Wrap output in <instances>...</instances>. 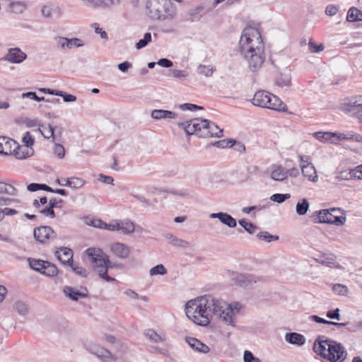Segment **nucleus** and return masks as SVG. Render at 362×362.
Here are the masks:
<instances>
[{"mask_svg":"<svg viewBox=\"0 0 362 362\" xmlns=\"http://www.w3.org/2000/svg\"><path fill=\"white\" fill-rule=\"evenodd\" d=\"M241 308L242 305L238 302L229 304L208 295L189 300L185 310L187 317L198 325L206 326L215 317L235 327L234 317Z\"/></svg>","mask_w":362,"mask_h":362,"instance_id":"1","label":"nucleus"},{"mask_svg":"<svg viewBox=\"0 0 362 362\" xmlns=\"http://www.w3.org/2000/svg\"><path fill=\"white\" fill-rule=\"evenodd\" d=\"M317 213V221L315 222L331 223L336 226H342L346 222V216L340 208H331L322 209Z\"/></svg>","mask_w":362,"mask_h":362,"instance_id":"6","label":"nucleus"},{"mask_svg":"<svg viewBox=\"0 0 362 362\" xmlns=\"http://www.w3.org/2000/svg\"><path fill=\"white\" fill-rule=\"evenodd\" d=\"M178 116L177 113L165 110L156 109L151 111V117L155 120H166L175 119Z\"/></svg>","mask_w":362,"mask_h":362,"instance_id":"17","label":"nucleus"},{"mask_svg":"<svg viewBox=\"0 0 362 362\" xmlns=\"http://www.w3.org/2000/svg\"><path fill=\"white\" fill-rule=\"evenodd\" d=\"M110 250L116 257L126 259L130 254V248L122 243H113L110 245Z\"/></svg>","mask_w":362,"mask_h":362,"instance_id":"13","label":"nucleus"},{"mask_svg":"<svg viewBox=\"0 0 362 362\" xmlns=\"http://www.w3.org/2000/svg\"><path fill=\"white\" fill-rule=\"evenodd\" d=\"M342 109L347 112L356 110L357 112L362 115V96L353 98L348 102L343 103Z\"/></svg>","mask_w":362,"mask_h":362,"instance_id":"14","label":"nucleus"},{"mask_svg":"<svg viewBox=\"0 0 362 362\" xmlns=\"http://www.w3.org/2000/svg\"><path fill=\"white\" fill-rule=\"evenodd\" d=\"M151 41V34L150 33H145L144 37L139 40L135 45L137 49L145 47Z\"/></svg>","mask_w":362,"mask_h":362,"instance_id":"43","label":"nucleus"},{"mask_svg":"<svg viewBox=\"0 0 362 362\" xmlns=\"http://www.w3.org/2000/svg\"><path fill=\"white\" fill-rule=\"evenodd\" d=\"M54 42H56L58 47L65 49H68V38L61 36H56L54 38Z\"/></svg>","mask_w":362,"mask_h":362,"instance_id":"46","label":"nucleus"},{"mask_svg":"<svg viewBox=\"0 0 362 362\" xmlns=\"http://www.w3.org/2000/svg\"><path fill=\"white\" fill-rule=\"evenodd\" d=\"M346 19L349 22L362 21V11L352 7L348 11Z\"/></svg>","mask_w":362,"mask_h":362,"instance_id":"30","label":"nucleus"},{"mask_svg":"<svg viewBox=\"0 0 362 362\" xmlns=\"http://www.w3.org/2000/svg\"><path fill=\"white\" fill-rule=\"evenodd\" d=\"M308 208V201L306 199H302L296 204V211L298 215L303 216L307 214Z\"/></svg>","mask_w":362,"mask_h":362,"instance_id":"31","label":"nucleus"},{"mask_svg":"<svg viewBox=\"0 0 362 362\" xmlns=\"http://www.w3.org/2000/svg\"><path fill=\"white\" fill-rule=\"evenodd\" d=\"M16 147V142L11 139L0 137V153L4 155H11L13 148Z\"/></svg>","mask_w":362,"mask_h":362,"instance_id":"20","label":"nucleus"},{"mask_svg":"<svg viewBox=\"0 0 362 362\" xmlns=\"http://www.w3.org/2000/svg\"><path fill=\"white\" fill-rule=\"evenodd\" d=\"M165 274H167V269L161 264L152 267L149 271V274L151 276L165 275Z\"/></svg>","mask_w":362,"mask_h":362,"instance_id":"42","label":"nucleus"},{"mask_svg":"<svg viewBox=\"0 0 362 362\" xmlns=\"http://www.w3.org/2000/svg\"><path fill=\"white\" fill-rule=\"evenodd\" d=\"M338 11H339V7L337 6H334V5H328L325 8V13L327 16H334L337 13Z\"/></svg>","mask_w":362,"mask_h":362,"instance_id":"60","label":"nucleus"},{"mask_svg":"<svg viewBox=\"0 0 362 362\" xmlns=\"http://www.w3.org/2000/svg\"><path fill=\"white\" fill-rule=\"evenodd\" d=\"M300 167L303 175L307 177L308 180L313 182H316L318 180L317 171L313 163L300 164Z\"/></svg>","mask_w":362,"mask_h":362,"instance_id":"16","label":"nucleus"},{"mask_svg":"<svg viewBox=\"0 0 362 362\" xmlns=\"http://www.w3.org/2000/svg\"><path fill=\"white\" fill-rule=\"evenodd\" d=\"M275 83L279 87L289 86L291 85V76L288 74H281L276 78Z\"/></svg>","mask_w":362,"mask_h":362,"instance_id":"37","label":"nucleus"},{"mask_svg":"<svg viewBox=\"0 0 362 362\" xmlns=\"http://www.w3.org/2000/svg\"><path fill=\"white\" fill-rule=\"evenodd\" d=\"M34 151L33 148H28V146H19L16 143V147L13 148L12 154L15 156L17 159H25L33 155Z\"/></svg>","mask_w":362,"mask_h":362,"instance_id":"21","label":"nucleus"},{"mask_svg":"<svg viewBox=\"0 0 362 362\" xmlns=\"http://www.w3.org/2000/svg\"><path fill=\"white\" fill-rule=\"evenodd\" d=\"M238 223L250 234L254 233L256 230V226L251 222L242 219L239 220Z\"/></svg>","mask_w":362,"mask_h":362,"instance_id":"44","label":"nucleus"},{"mask_svg":"<svg viewBox=\"0 0 362 362\" xmlns=\"http://www.w3.org/2000/svg\"><path fill=\"white\" fill-rule=\"evenodd\" d=\"M177 126L187 134H196L201 138L221 137L223 129L208 119L194 118L187 122H178Z\"/></svg>","mask_w":362,"mask_h":362,"instance_id":"4","label":"nucleus"},{"mask_svg":"<svg viewBox=\"0 0 362 362\" xmlns=\"http://www.w3.org/2000/svg\"><path fill=\"white\" fill-rule=\"evenodd\" d=\"M91 27L94 29L95 32L98 34H100V37L102 39L107 40L108 36L107 33L105 30H103L102 28L99 27V24L97 23H94L91 24Z\"/></svg>","mask_w":362,"mask_h":362,"instance_id":"56","label":"nucleus"},{"mask_svg":"<svg viewBox=\"0 0 362 362\" xmlns=\"http://www.w3.org/2000/svg\"><path fill=\"white\" fill-rule=\"evenodd\" d=\"M67 44H68V49H72L74 47H80L83 45V44L81 43V40L78 38H76V37H74V38H71V39L68 38Z\"/></svg>","mask_w":362,"mask_h":362,"instance_id":"55","label":"nucleus"},{"mask_svg":"<svg viewBox=\"0 0 362 362\" xmlns=\"http://www.w3.org/2000/svg\"><path fill=\"white\" fill-rule=\"evenodd\" d=\"M215 69L211 65L200 64L197 67V73L205 77H210L214 72Z\"/></svg>","mask_w":362,"mask_h":362,"instance_id":"33","label":"nucleus"},{"mask_svg":"<svg viewBox=\"0 0 362 362\" xmlns=\"http://www.w3.org/2000/svg\"><path fill=\"white\" fill-rule=\"evenodd\" d=\"M28 261L31 269L42 273V270L45 265V261L34 259H29Z\"/></svg>","mask_w":362,"mask_h":362,"instance_id":"41","label":"nucleus"},{"mask_svg":"<svg viewBox=\"0 0 362 362\" xmlns=\"http://www.w3.org/2000/svg\"><path fill=\"white\" fill-rule=\"evenodd\" d=\"M216 145L219 148L232 147L235 146V149L240 152L245 151V145L240 142H236L233 139L221 140L216 143Z\"/></svg>","mask_w":362,"mask_h":362,"instance_id":"25","label":"nucleus"},{"mask_svg":"<svg viewBox=\"0 0 362 362\" xmlns=\"http://www.w3.org/2000/svg\"><path fill=\"white\" fill-rule=\"evenodd\" d=\"M180 108L183 110H190V111H195L197 110L203 109V107L201 106H198L197 105L189 104V103H185V104L181 105Z\"/></svg>","mask_w":362,"mask_h":362,"instance_id":"59","label":"nucleus"},{"mask_svg":"<svg viewBox=\"0 0 362 362\" xmlns=\"http://www.w3.org/2000/svg\"><path fill=\"white\" fill-rule=\"evenodd\" d=\"M211 218H218L223 224L230 228H234L237 225L236 220L230 214L223 212L212 213L209 215Z\"/></svg>","mask_w":362,"mask_h":362,"instance_id":"19","label":"nucleus"},{"mask_svg":"<svg viewBox=\"0 0 362 362\" xmlns=\"http://www.w3.org/2000/svg\"><path fill=\"white\" fill-rule=\"evenodd\" d=\"M13 308L21 315H26L29 311L28 305L22 300L15 302Z\"/></svg>","mask_w":362,"mask_h":362,"instance_id":"34","label":"nucleus"},{"mask_svg":"<svg viewBox=\"0 0 362 362\" xmlns=\"http://www.w3.org/2000/svg\"><path fill=\"white\" fill-rule=\"evenodd\" d=\"M285 340L291 344L297 346H302L305 343V338L303 335L297 332H289L285 335Z\"/></svg>","mask_w":362,"mask_h":362,"instance_id":"24","label":"nucleus"},{"mask_svg":"<svg viewBox=\"0 0 362 362\" xmlns=\"http://www.w3.org/2000/svg\"><path fill=\"white\" fill-rule=\"evenodd\" d=\"M40 213L46 216H49L52 218L55 217V213L54 209L49 205V206L40 210Z\"/></svg>","mask_w":362,"mask_h":362,"instance_id":"62","label":"nucleus"},{"mask_svg":"<svg viewBox=\"0 0 362 362\" xmlns=\"http://www.w3.org/2000/svg\"><path fill=\"white\" fill-rule=\"evenodd\" d=\"M171 245L175 246V247H182V248L189 247V245H190L189 242H187V241H186L185 240L178 238L177 237H175L173 240V242L171 243Z\"/></svg>","mask_w":362,"mask_h":362,"instance_id":"50","label":"nucleus"},{"mask_svg":"<svg viewBox=\"0 0 362 362\" xmlns=\"http://www.w3.org/2000/svg\"><path fill=\"white\" fill-rule=\"evenodd\" d=\"M34 238L40 243H48L57 238V233L50 226H40L34 230Z\"/></svg>","mask_w":362,"mask_h":362,"instance_id":"9","label":"nucleus"},{"mask_svg":"<svg viewBox=\"0 0 362 362\" xmlns=\"http://www.w3.org/2000/svg\"><path fill=\"white\" fill-rule=\"evenodd\" d=\"M27 57V54L20 48H10L6 54L1 59L4 61L11 64H20L23 62Z\"/></svg>","mask_w":362,"mask_h":362,"instance_id":"11","label":"nucleus"},{"mask_svg":"<svg viewBox=\"0 0 362 362\" xmlns=\"http://www.w3.org/2000/svg\"><path fill=\"white\" fill-rule=\"evenodd\" d=\"M230 281L236 286L245 288H250L257 281V278L250 274H243L238 272H229Z\"/></svg>","mask_w":362,"mask_h":362,"instance_id":"7","label":"nucleus"},{"mask_svg":"<svg viewBox=\"0 0 362 362\" xmlns=\"http://www.w3.org/2000/svg\"><path fill=\"white\" fill-rule=\"evenodd\" d=\"M244 362H261V360L254 356L250 351H245L243 355Z\"/></svg>","mask_w":362,"mask_h":362,"instance_id":"53","label":"nucleus"},{"mask_svg":"<svg viewBox=\"0 0 362 362\" xmlns=\"http://www.w3.org/2000/svg\"><path fill=\"white\" fill-rule=\"evenodd\" d=\"M72 269V270L77 274L82 276H86L88 274L87 271L83 268L82 267H80L77 264H74L73 262H71L69 264Z\"/></svg>","mask_w":362,"mask_h":362,"instance_id":"54","label":"nucleus"},{"mask_svg":"<svg viewBox=\"0 0 362 362\" xmlns=\"http://www.w3.org/2000/svg\"><path fill=\"white\" fill-rule=\"evenodd\" d=\"M186 342L194 351L200 353L206 354L209 352V347L201 341L194 337H186Z\"/></svg>","mask_w":362,"mask_h":362,"instance_id":"22","label":"nucleus"},{"mask_svg":"<svg viewBox=\"0 0 362 362\" xmlns=\"http://www.w3.org/2000/svg\"><path fill=\"white\" fill-rule=\"evenodd\" d=\"M41 12L42 15L47 18H52L53 15H57L58 16H59L62 14V11L59 7L49 5L44 6L42 8Z\"/></svg>","mask_w":362,"mask_h":362,"instance_id":"27","label":"nucleus"},{"mask_svg":"<svg viewBox=\"0 0 362 362\" xmlns=\"http://www.w3.org/2000/svg\"><path fill=\"white\" fill-rule=\"evenodd\" d=\"M144 335L151 343L162 344L166 341L165 334L162 331L157 332L153 329H147L144 331Z\"/></svg>","mask_w":362,"mask_h":362,"instance_id":"15","label":"nucleus"},{"mask_svg":"<svg viewBox=\"0 0 362 362\" xmlns=\"http://www.w3.org/2000/svg\"><path fill=\"white\" fill-rule=\"evenodd\" d=\"M0 194L16 195L17 189L11 184L0 182Z\"/></svg>","mask_w":362,"mask_h":362,"instance_id":"35","label":"nucleus"},{"mask_svg":"<svg viewBox=\"0 0 362 362\" xmlns=\"http://www.w3.org/2000/svg\"><path fill=\"white\" fill-rule=\"evenodd\" d=\"M309 49L312 53L318 52L322 51L324 49V46L322 45H317L313 41L310 40L309 43Z\"/></svg>","mask_w":362,"mask_h":362,"instance_id":"58","label":"nucleus"},{"mask_svg":"<svg viewBox=\"0 0 362 362\" xmlns=\"http://www.w3.org/2000/svg\"><path fill=\"white\" fill-rule=\"evenodd\" d=\"M86 254L90 259L92 263L105 255L103 250L99 248H88L86 250Z\"/></svg>","mask_w":362,"mask_h":362,"instance_id":"32","label":"nucleus"},{"mask_svg":"<svg viewBox=\"0 0 362 362\" xmlns=\"http://www.w3.org/2000/svg\"><path fill=\"white\" fill-rule=\"evenodd\" d=\"M92 351L98 358H102L104 362H123L120 358L112 355L110 351L102 346H95L93 347Z\"/></svg>","mask_w":362,"mask_h":362,"instance_id":"12","label":"nucleus"},{"mask_svg":"<svg viewBox=\"0 0 362 362\" xmlns=\"http://www.w3.org/2000/svg\"><path fill=\"white\" fill-rule=\"evenodd\" d=\"M22 141L24 144H23L24 146H28V148H32V146L34 144V139L32 136V135L30 134V133L29 132H27L24 134L23 139H22Z\"/></svg>","mask_w":362,"mask_h":362,"instance_id":"52","label":"nucleus"},{"mask_svg":"<svg viewBox=\"0 0 362 362\" xmlns=\"http://www.w3.org/2000/svg\"><path fill=\"white\" fill-rule=\"evenodd\" d=\"M63 292L66 297L74 301L78 300L80 298L87 296L86 289H85V292H83L68 286L64 287Z\"/></svg>","mask_w":362,"mask_h":362,"instance_id":"23","label":"nucleus"},{"mask_svg":"<svg viewBox=\"0 0 362 362\" xmlns=\"http://www.w3.org/2000/svg\"><path fill=\"white\" fill-rule=\"evenodd\" d=\"M351 174V177H355L358 179L362 180V165H360L351 172L349 173Z\"/></svg>","mask_w":362,"mask_h":362,"instance_id":"63","label":"nucleus"},{"mask_svg":"<svg viewBox=\"0 0 362 362\" xmlns=\"http://www.w3.org/2000/svg\"><path fill=\"white\" fill-rule=\"evenodd\" d=\"M23 124H24L28 128L35 127H39L40 125V122L37 119H31L28 117H25L23 119Z\"/></svg>","mask_w":362,"mask_h":362,"instance_id":"49","label":"nucleus"},{"mask_svg":"<svg viewBox=\"0 0 362 362\" xmlns=\"http://www.w3.org/2000/svg\"><path fill=\"white\" fill-rule=\"evenodd\" d=\"M252 103L260 107L285 112L286 105L276 95L266 90L257 91Z\"/></svg>","mask_w":362,"mask_h":362,"instance_id":"5","label":"nucleus"},{"mask_svg":"<svg viewBox=\"0 0 362 362\" xmlns=\"http://www.w3.org/2000/svg\"><path fill=\"white\" fill-rule=\"evenodd\" d=\"M326 316L330 319L339 320L341 317L339 308H336L334 310H329L327 313Z\"/></svg>","mask_w":362,"mask_h":362,"instance_id":"57","label":"nucleus"},{"mask_svg":"<svg viewBox=\"0 0 362 362\" xmlns=\"http://www.w3.org/2000/svg\"><path fill=\"white\" fill-rule=\"evenodd\" d=\"M257 238L260 240H264L267 243H269L272 240H277L279 239V236L272 235L269 234L268 232H260L257 234Z\"/></svg>","mask_w":362,"mask_h":362,"instance_id":"45","label":"nucleus"},{"mask_svg":"<svg viewBox=\"0 0 362 362\" xmlns=\"http://www.w3.org/2000/svg\"><path fill=\"white\" fill-rule=\"evenodd\" d=\"M54 153L59 158L64 156V148L61 144H55L54 147Z\"/></svg>","mask_w":362,"mask_h":362,"instance_id":"61","label":"nucleus"},{"mask_svg":"<svg viewBox=\"0 0 362 362\" xmlns=\"http://www.w3.org/2000/svg\"><path fill=\"white\" fill-rule=\"evenodd\" d=\"M288 177V172L281 165L275 166L271 173V178L275 181H284Z\"/></svg>","mask_w":362,"mask_h":362,"instance_id":"26","label":"nucleus"},{"mask_svg":"<svg viewBox=\"0 0 362 362\" xmlns=\"http://www.w3.org/2000/svg\"><path fill=\"white\" fill-rule=\"evenodd\" d=\"M58 270L56 266L48 262H45V265L42 270V274L48 276H54L57 274Z\"/></svg>","mask_w":362,"mask_h":362,"instance_id":"39","label":"nucleus"},{"mask_svg":"<svg viewBox=\"0 0 362 362\" xmlns=\"http://www.w3.org/2000/svg\"><path fill=\"white\" fill-rule=\"evenodd\" d=\"M132 67V63L126 61L122 63L118 64V69L123 73H125L128 71L129 69Z\"/></svg>","mask_w":362,"mask_h":362,"instance_id":"64","label":"nucleus"},{"mask_svg":"<svg viewBox=\"0 0 362 362\" xmlns=\"http://www.w3.org/2000/svg\"><path fill=\"white\" fill-rule=\"evenodd\" d=\"M239 48L250 69L252 72L257 71L265 60L264 45L259 30L252 27L245 28L240 39Z\"/></svg>","mask_w":362,"mask_h":362,"instance_id":"2","label":"nucleus"},{"mask_svg":"<svg viewBox=\"0 0 362 362\" xmlns=\"http://www.w3.org/2000/svg\"><path fill=\"white\" fill-rule=\"evenodd\" d=\"M92 264H93L95 272L98 274L100 278L108 282L114 281L115 280L114 278L110 277L107 274L110 261L108 259V257L106 255L95 260Z\"/></svg>","mask_w":362,"mask_h":362,"instance_id":"10","label":"nucleus"},{"mask_svg":"<svg viewBox=\"0 0 362 362\" xmlns=\"http://www.w3.org/2000/svg\"><path fill=\"white\" fill-rule=\"evenodd\" d=\"M38 131L45 139L52 138L54 140V128L50 124L48 126L40 124Z\"/></svg>","mask_w":362,"mask_h":362,"instance_id":"38","label":"nucleus"},{"mask_svg":"<svg viewBox=\"0 0 362 362\" xmlns=\"http://www.w3.org/2000/svg\"><path fill=\"white\" fill-rule=\"evenodd\" d=\"M313 351L329 362H344L347 358L345 347L333 339L318 336L313 344Z\"/></svg>","mask_w":362,"mask_h":362,"instance_id":"3","label":"nucleus"},{"mask_svg":"<svg viewBox=\"0 0 362 362\" xmlns=\"http://www.w3.org/2000/svg\"><path fill=\"white\" fill-rule=\"evenodd\" d=\"M171 76L176 78L183 79L188 76V72L185 70L172 69Z\"/></svg>","mask_w":362,"mask_h":362,"instance_id":"51","label":"nucleus"},{"mask_svg":"<svg viewBox=\"0 0 362 362\" xmlns=\"http://www.w3.org/2000/svg\"><path fill=\"white\" fill-rule=\"evenodd\" d=\"M57 258L64 264L73 262V251L68 247H61L55 252Z\"/></svg>","mask_w":362,"mask_h":362,"instance_id":"18","label":"nucleus"},{"mask_svg":"<svg viewBox=\"0 0 362 362\" xmlns=\"http://www.w3.org/2000/svg\"><path fill=\"white\" fill-rule=\"evenodd\" d=\"M337 135V133H332V132H315L314 136L315 137L319 140V141H329L331 143H333L332 141V138H334Z\"/></svg>","mask_w":362,"mask_h":362,"instance_id":"40","label":"nucleus"},{"mask_svg":"<svg viewBox=\"0 0 362 362\" xmlns=\"http://www.w3.org/2000/svg\"><path fill=\"white\" fill-rule=\"evenodd\" d=\"M332 290L334 293L341 296H346L348 293L347 287L340 284H334L332 287Z\"/></svg>","mask_w":362,"mask_h":362,"instance_id":"48","label":"nucleus"},{"mask_svg":"<svg viewBox=\"0 0 362 362\" xmlns=\"http://www.w3.org/2000/svg\"><path fill=\"white\" fill-rule=\"evenodd\" d=\"M9 7L14 13H22L27 8L25 1H17L10 4Z\"/></svg>","mask_w":362,"mask_h":362,"instance_id":"36","label":"nucleus"},{"mask_svg":"<svg viewBox=\"0 0 362 362\" xmlns=\"http://www.w3.org/2000/svg\"><path fill=\"white\" fill-rule=\"evenodd\" d=\"M290 197V194H274L271 196L270 199L274 202L282 203Z\"/></svg>","mask_w":362,"mask_h":362,"instance_id":"47","label":"nucleus"},{"mask_svg":"<svg viewBox=\"0 0 362 362\" xmlns=\"http://www.w3.org/2000/svg\"><path fill=\"white\" fill-rule=\"evenodd\" d=\"M10 202V199H4V198H0V221L4 217L5 215L7 216H12L14 214H16L18 211L13 209L9 208H4V209H1V206L8 204Z\"/></svg>","mask_w":362,"mask_h":362,"instance_id":"29","label":"nucleus"},{"mask_svg":"<svg viewBox=\"0 0 362 362\" xmlns=\"http://www.w3.org/2000/svg\"><path fill=\"white\" fill-rule=\"evenodd\" d=\"M64 181H65V183L59 182V185L62 186H69L72 188H81L85 184V181L78 177L64 178Z\"/></svg>","mask_w":362,"mask_h":362,"instance_id":"28","label":"nucleus"},{"mask_svg":"<svg viewBox=\"0 0 362 362\" xmlns=\"http://www.w3.org/2000/svg\"><path fill=\"white\" fill-rule=\"evenodd\" d=\"M110 231L120 230L124 235H129L134 232L136 228L134 223L129 220H115L110 223H105L103 228Z\"/></svg>","mask_w":362,"mask_h":362,"instance_id":"8","label":"nucleus"}]
</instances>
